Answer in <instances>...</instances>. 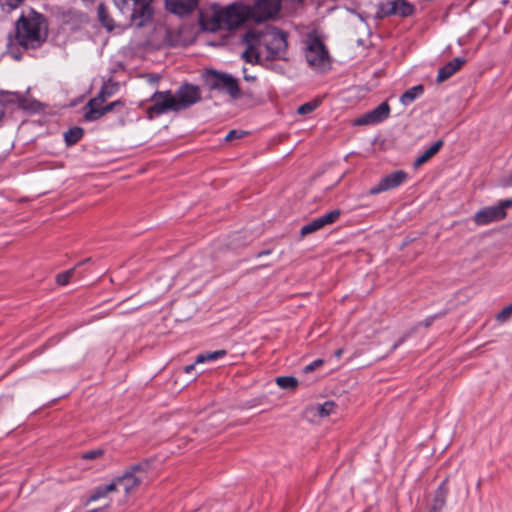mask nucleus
<instances>
[{
	"instance_id": "obj_26",
	"label": "nucleus",
	"mask_w": 512,
	"mask_h": 512,
	"mask_svg": "<svg viewBox=\"0 0 512 512\" xmlns=\"http://www.w3.org/2000/svg\"><path fill=\"white\" fill-rule=\"evenodd\" d=\"M116 491L115 484L113 481L107 485H102L93 490L91 495L89 496L88 502L96 501L101 498H105L108 493Z\"/></svg>"
},
{
	"instance_id": "obj_22",
	"label": "nucleus",
	"mask_w": 512,
	"mask_h": 512,
	"mask_svg": "<svg viewBox=\"0 0 512 512\" xmlns=\"http://www.w3.org/2000/svg\"><path fill=\"white\" fill-rule=\"evenodd\" d=\"M114 94L113 87H109L108 85H103L99 91V93L92 99H90L87 104L84 106V110L87 111L92 108H96L101 106L102 103L106 101L107 98L111 97Z\"/></svg>"
},
{
	"instance_id": "obj_33",
	"label": "nucleus",
	"mask_w": 512,
	"mask_h": 512,
	"mask_svg": "<svg viewBox=\"0 0 512 512\" xmlns=\"http://www.w3.org/2000/svg\"><path fill=\"white\" fill-rule=\"evenodd\" d=\"M337 405L333 401H326L323 404L317 406V413L320 417L329 416Z\"/></svg>"
},
{
	"instance_id": "obj_46",
	"label": "nucleus",
	"mask_w": 512,
	"mask_h": 512,
	"mask_svg": "<svg viewBox=\"0 0 512 512\" xmlns=\"http://www.w3.org/2000/svg\"><path fill=\"white\" fill-rule=\"evenodd\" d=\"M91 260H92V259H91L90 257H89V258H86V259H84L83 261L79 262V263L76 265V267H77V266H80V265H83V264H86V263H89V262H91Z\"/></svg>"
},
{
	"instance_id": "obj_28",
	"label": "nucleus",
	"mask_w": 512,
	"mask_h": 512,
	"mask_svg": "<svg viewBox=\"0 0 512 512\" xmlns=\"http://www.w3.org/2000/svg\"><path fill=\"white\" fill-rule=\"evenodd\" d=\"M227 354L226 350H217L213 352H205L201 353L196 357L195 363H205L208 361L217 360L220 357H223Z\"/></svg>"
},
{
	"instance_id": "obj_50",
	"label": "nucleus",
	"mask_w": 512,
	"mask_h": 512,
	"mask_svg": "<svg viewBox=\"0 0 512 512\" xmlns=\"http://www.w3.org/2000/svg\"><path fill=\"white\" fill-rule=\"evenodd\" d=\"M272 70H278V67H270Z\"/></svg>"
},
{
	"instance_id": "obj_16",
	"label": "nucleus",
	"mask_w": 512,
	"mask_h": 512,
	"mask_svg": "<svg viewBox=\"0 0 512 512\" xmlns=\"http://www.w3.org/2000/svg\"><path fill=\"white\" fill-rule=\"evenodd\" d=\"M0 105L6 107L17 106L23 110H34V103L18 92L0 90Z\"/></svg>"
},
{
	"instance_id": "obj_8",
	"label": "nucleus",
	"mask_w": 512,
	"mask_h": 512,
	"mask_svg": "<svg viewBox=\"0 0 512 512\" xmlns=\"http://www.w3.org/2000/svg\"><path fill=\"white\" fill-rule=\"evenodd\" d=\"M306 60L308 64L317 70H322L329 64L328 51L318 38H314L307 46Z\"/></svg>"
},
{
	"instance_id": "obj_45",
	"label": "nucleus",
	"mask_w": 512,
	"mask_h": 512,
	"mask_svg": "<svg viewBox=\"0 0 512 512\" xmlns=\"http://www.w3.org/2000/svg\"><path fill=\"white\" fill-rule=\"evenodd\" d=\"M343 353V348H339L334 352L335 357L339 358Z\"/></svg>"
},
{
	"instance_id": "obj_32",
	"label": "nucleus",
	"mask_w": 512,
	"mask_h": 512,
	"mask_svg": "<svg viewBox=\"0 0 512 512\" xmlns=\"http://www.w3.org/2000/svg\"><path fill=\"white\" fill-rule=\"evenodd\" d=\"M321 228H323V227H322L319 219L316 218V219L312 220L310 223L302 226V228L300 230V234H301V236H306L308 234L318 231Z\"/></svg>"
},
{
	"instance_id": "obj_18",
	"label": "nucleus",
	"mask_w": 512,
	"mask_h": 512,
	"mask_svg": "<svg viewBox=\"0 0 512 512\" xmlns=\"http://www.w3.org/2000/svg\"><path fill=\"white\" fill-rule=\"evenodd\" d=\"M466 63V59L462 57H455L438 71L437 83H442L453 76L461 67Z\"/></svg>"
},
{
	"instance_id": "obj_12",
	"label": "nucleus",
	"mask_w": 512,
	"mask_h": 512,
	"mask_svg": "<svg viewBox=\"0 0 512 512\" xmlns=\"http://www.w3.org/2000/svg\"><path fill=\"white\" fill-rule=\"evenodd\" d=\"M243 41L247 45L246 50L242 53L241 57L245 60V62L250 64H262L259 51V44L255 37V30H248L244 36Z\"/></svg>"
},
{
	"instance_id": "obj_23",
	"label": "nucleus",
	"mask_w": 512,
	"mask_h": 512,
	"mask_svg": "<svg viewBox=\"0 0 512 512\" xmlns=\"http://www.w3.org/2000/svg\"><path fill=\"white\" fill-rule=\"evenodd\" d=\"M97 17L101 25L108 31H112L115 28V23L110 15L108 7L104 3H100L97 7Z\"/></svg>"
},
{
	"instance_id": "obj_6",
	"label": "nucleus",
	"mask_w": 512,
	"mask_h": 512,
	"mask_svg": "<svg viewBox=\"0 0 512 512\" xmlns=\"http://www.w3.org/2000/svg\"><path fill=\"white\" fill-rule=\"evenodd\" d=\"M153 105L147 108V116L149 119H153L155 116H160L167 111L178 112L174 95L170 90L167 91H156L150 98Z\"/></svg>"
},
{
	"instance_id": "obj_39",
	"label": "nucleus",
	"mask_w": 512,
	"mask_h": 512,
	"mask_svg": "<svg viewBox=\"0 0 512 512\" xmlns=\"http://www.w3.org/2000/svg\"><path fill=\"white\" fill-rule=\"evenodd\" d=\"M23 0H0V5L8 6L11 9L18 7Z\"/></svg>"
},
{
	"instance_id": "obj_17",
	"label": "nucleus",
	"mask_w": 512,
	"mask_h": 512,
	"mask_svg": "<svg viewBox=\"0 0 512 512\" xmlns=\"http://www.w3.org/2000/svg\"><path fill=\"white\" fill-rule=\"evenodd\" d=\"M506 217V211L502 210V207L490 206L479 210L474 215V222L477 225H487L492 222L502 220Z\"/></svg>"
},
{
	"instance_id": "obj_14",
	"label": "nucleus",
	"mask_w": 512,
	"mask_h": 512,
	"mask_svg": "<svg viewBox=\"0 0 512 512\" xmlns=\"http://www.w3.org/2000/svg\"><path fill=\"white\" fill-rule=\"evenodd\" d=\"M221 23L223 30H232L242 24L245 15L235 5H229L225 8L220 7Z\"/></svg>"
},
{
	"instance_id": "obj_15",
	"label": "nucleus",
	"mask_w": 512,
	"mask_h": 512,
	"mask_svg": "<svg viewBox=\"0 0 512 512\" xmlns=\"http://www.w3.org/2000/svg\"><path fill=\"white\" fill-rule=\"evenodd\" d=\"M407 179V173L402 170L394 171L383 177L379 183L373 186L369 193L376 195L378 193L393 189L401 185Z\"/></svg>"
},
{
	"instance_id": "obj_2",
	"label": "nucleus",
	"mask_w": 512,
	"mask_h": 512,
	"mask_svg": "<svg viewBox=\"0 0 512 512\" xmlns=\"http://www.w3.org/2000/svg\"><path fill=\"white\" fill-rule=\"evenodd\" d=\"M255 30V37L260 47H264L267 55L265 60L272 61L276 59L287 60V36L281 30L275 27H265Z\"/></svg>"
},
{
	"instance_id": "obj_4",
	"label": "nucleus",
	"mask_w": 512,
	"mask_h": 512,
	"mask_svg": "<svg viewBox=\"0 0 512 512\" xmlns=\"http://www.w3.org/2000/svg\"><path fill=\"white\" fill-rule=\"evenodd\" d=\"M149 466L150 463L146 460L138 464L131 465L122 476L116 477L113 480L116 490L121 487L126 494L132 492L144 480L150 468Z\"/></svg>"
},
{
	"instance_id": "obj_31",
	"label": "nucleus",
	"mask_w": 512,
	"mask_h": 512,
	"mask_svg": "<svg viewBox=\"0 0 512 512\" xmlns=\"http://www.w3.org/2000/svg\"><path fill=\"white\" fill-rule=\"evenodd\" d=\"M341 215V211L339 209L332 210L325 215L319 217V221L322 225V227L332 224L338 220V218Z\"/></svg>"
},
{
	"instance_id": "obj_10",
	"label": "nucleus",
	"mask_w": 512,
	"mask_h": 512,
	"mask_svg": "<svg viewBox=\"0 0 512 512\" xmlns=\"http://www.w3.org/2000/svg\"><path fill=\"white\" fill-rule=\"evenodd\" d=\"M174 97L180 111L198 103L201 100V91L198 86L186 83L179 87Z\"/></svg>"
},
{
	"instance_id": "obj_37",
	"label": "nucleus",
	"mask_w": 512,
	"mask_h": 512,
	"mask_svg": "<svg viewBox=\"0 0 512 512\" xmlns=\"http://www.w3.org/2000/svg\"><path fill=\"white\" fill-rule=\"evenodd\" d=\"M247 134V132L242 130H231L225 137V140L227 142H231L235 139H240L244 137Z\"/></svg>"
},
{
	"instance_id": "obj_20",
	"label": "nucleus",
	"mask_w": 512,
	"mask_h": 512,
	"mask_svg": "<svg viewBox=\"0 0 512 512\" xmlns=\"http://www.w3.org/2000/svg\"><path fill=\"white\" fill-rule=\"evenodd\" d=\"M124 104H125L124 101L116 100L114 102H111V103L103 106V107L98 106L96 108L89 109V110L85 111L84 119L86 121H90V122L96 121L99 118H101L102 116H104L105 114L112 112L117 107H123Z\"/></svg>"
},
{
	"instance_id": "obj_47",
	"label": "nucleus",
	"mask_w": 512,
	"mask_h": 512,
	"mask_svg": "<svg viewBox=\"0 0 512 512\" xmlns=\"http://www.w3.org/2000/svg\"><path fill=\"white\" fill-rule=\"evenodd\" d=\"M431 324V319L425 320V326L428 327Z\"/></svg>"
},
{
	"instance_id": "obj_30",
	"label": "nucleus",
	"mask_w": 512,
	"mask_h": 512,
	"mask_svg": "<svg viewBox=\"0 0 512 512\" xmlns=\"http://www.w3.org/2000/svg\"><path fill=\"white\" fill-rule=\"evenodd\" d=\"M321 104L320 99H313L312 101L306 102L300 105L297 109V113L300 115H306L313 112Z\"/></svg>"
},
{
	"instance_id": "obj_24",
	"label": "nucleus",
	"mask_w": 512,
	"mask_h": 512,
	"mask_svg": "<svg viewBox=\"0 0 512 512\" xmlns=\"http://www.w3.org/2000/svg\"><path fill=\"white\" fill-rule=\"evenodd\" d=\"M443 140L436 141L431 147H429L423 154H421L414 162V167H420L428 160H430L434 155H436L439 150L443 147Z\"/></svg>"
},
{
	"instance_id": "obj_3",
	"label": "nucleus",
	"mask_w": 512,
	"mask_h": 512,
	"mask_svg": "<svg viewBox=\"0 0 512 512\" xmlns=\"http://www.w3.org/2000/svg\"><path fill=\"white\" fill-rule=\"evenodd\" d=\"M113 2L121 12L131 9V24L136 28H142L152 21L151 0H113Z\"/></svg>"
},
{
	"instance_id": "obj_27",
	"label": "nucleus",
	"mask_w": 512,
	"mask_h": 512,
	"mask_svg": "<svg viewBox=\"0 0 512 512\" xmlns=\"http://www.w3.org/2000/svg\"><path fill=\"white\" fill-rule=\"evenodd\" d=\"M84 135V130L81 127L70 128L64 134L65 142L68 146L76 144Z\"/></svg>"
},
{
	"instance_id": "obj_35",
	"label": "nucleus",
	"mask_w": 512,
	"mask_h": 512,
	"mask_svg": "<svg viewBox=\"0 0 512 512\" xmlns=\"http://www.w3.org/2000/svg\"><path fill=\"white\" fill-rule=\"evenodd\" d=\"M512 315V304L502 309L496 316V319L500 322L507 321Z\"/></svg>"
},
{
	"instance_id": "obj_48",
	"label": "nucleus",
	"mask_w": 512,
	"mask_h": 512,
	"mask_svg": "<svg viewBox=\"0 0 512 512\" xmlns=\"http://www.w3.org/2000/svg\"><path fill=\"white\" fill-rule=\"evenodd\" d=\"M404 341V339H401L398 343L394 344L393 348L395 349L399 344H401Z\"/></svg>"
},
{
	"instance_id": "obj_41",
	"label": "nucleus",
	"mask_w": 512,
	"mask_h": 512,
	"mask_svg": "<svg viewBox=\"0 0 512 512\" xmlns=\"http://www.w3.org/2000/svg\"><path fill=\"white\" fill-rule=\"evenodd\" d=\"M496 206L502 207V210L505 211L506 208L512 207V199L503 200Z\"/></svg>"
},
{
	"instance_id": "obj_9",
	"label": "nucleus",
	"mask_w": 512,
	"mask_h": 512,
	"mask_svg": "<svg viewBox=\"0 0 512 512\" xmlns=\"http://www.w3.org/2000/svg\"><path fill=\"white\" fill-rule=\"evenodd\" d=\"M415 7L406 0H383L379 4L378 15L382 17L397 15L408 17L413 15Z\"/></svg>"
},
{
	"instance_id": "obj_7",
	"label": "nucleus",
	"mask_w": 512,
	"mask_h": 512,
	"mask_svg": "<svg viewBox=\"0 0 512 512\" xmlns=\"http://www.w3.org/2000/svg\"><path fill=\"white\" fill-rule=\"evenodd\" d=\"M280 0H257L247 10V16L256 22L274 18L280 11Z\"/></svg>"
},
{
	"instance_id": "obj_21",
	"label": "nucleus",
	"mask_w": 512,
	"mask_h": 512,
	"mask_svg": "<svg viewBox=\"0 0 512 512\" xmlns=\"http://www.w3.org/2000/svg\"><path fill=\"white\" fill-rule=\"evenodd\" d=\"M448 479H444L435 491L433 503L431 506V512H440L446 503V497L448 494Z\"/></svg>"
},
{
	"instance_id": "obj_25",
	"label": "nucleus",
	"mask_w": 512,
	"mask_h": 512,
	"mask_svg": "<svg viewBox=\"0 0 512 512\" xmlns=\"http://www.w3.org/2000/svg\"><path fill=\"white\" fill-rule=\"evenodd\" d=\"M424 92L423 85H416L408 90H406L400 97V102L403 105H408L412 103L417 97L422 95Z\"/></svg>"
},
{
	"instance_id": "obj_44",
	"label": "nucleus",
	"mask_w": 512,
	"mask_h": 512,
	"mask_svg": "<svg viewBox=\"0 0 512 512\" xmlns=\"http://www.w3.org/2000/svg\"><path fill=\"white\" fill-rule=\"evenodd\" d=\"M271 253L270 250H264L257 254V257H262L263 255H269Z\"/></svg>"
},
{
	"instance_id": "obj_36",
	"label": "nucleus",
	"mask_w": 512,
	"mask_h": 512,
	"mask_svg": "<svg viewBox=\"0 0 512 512\" xmlns=\"http://www.w3.org/2000/svg\"><path fill=\"white\" fill-rule=\"evenodd\" d=\"M103 454H104L103 449L90 450V451H87L82 454V459L94 460V459L100 458L101 456H103Z\"/></svg>"
},
{
	"instance_id": "obj_13",
	"label": "nucleus",
	"mask_w": 512,
	"mask_h": 512,
	"mask_svg": "<svg viewBox=\"0 0 512 512\" xmlns=\"http://www.w3.org/2000/svg\"><path fill=\"white\" fill-rule=\"evenodd\" d=\"M390 115V106L384 101L354 121V125H372L386 120Z\"/></svg>"
},
{
	"instance_id": "obj_19",
	"label": "nucleus",
	"mask_w": 512,
	"mask_h": 512,
	"mask_svg": "<svg viewBox=\"0 0 512 512\" xmlns=\"http://www.w3.org/2000/svg\"><path fill=\"white\" fill-rule=\"evenodd\" d=\"M197 0H166L167 9L176 15H187L197 6Z\"/></svg>"
},
{
	"instance_id": "obj_42",
	"label": "nucleus",
	"mask_w": 512,
	"mask_h": 512,
	"mask_svg": "<svg viewBox=\"0 0 512 512\" xmlns=\"http://www.w3.org/2000/svg\"><path fill=\"white\" fill-rule=\"evenodd\" d=\"M196 364L197 363H193V364L185 366V368H184L185 373H191L195 369Z\"/></svg>"
},
{
	"instance_id": "obj_34",
	"label": "nucleus",
	"mask_w": 512,
	"mask_h": 512,
	"mask_svg": "<svg viewBox=\"0 0 512 512\" xmlns=\"http://www.w3.org/2000/svg\"><path fill=\"white\" fill-rule=\"evenodd\" d=\"M75 269H76V267H74L73 269H69V270H67L65 272H62V273L58 274L56 276V282L59 285H66L70 281V278L72 277Z\"/></svg>"
},
{
	"instance_id": "obj_43",
	"label": "nucleus",
	"mask_w": 512,
	"mask_h": 512,
	"mask_svg": "<svg viewBox=\"0 0 512 512\" xmlns=\"http://www.w3.org/2000/svg\"><path fill=\"white\" fill-rule=\"evenodd\" d=\"M109 506V503H105L102 507H99V508H96V509H92V510H89L88 512H100L102 511L104 508L108 507Z\"/></svg>"
},
{
	"instance_id": "obj_5",
	"label": "nucleus",
	"mask_w": 512,
	"mask_h": 512,
	"mask_svg": "<svg viewBox=\"0 0 512 512\" xmlns=\"http://www.w3.org/2000/svg\"><path fill=\"white\" fill-rule=\"evenodd\" d=\"M205 82L209 89L226 91L233 99L241 96L237 79L227 73L208 70L205 74Z\"/></svg>"
},
{
	"instance_id": "obj_1",
	"label": "nucleus",
	"mask_w": 512,
	"mask_h": 512,
	"mask_svg": "<svg viewBox=\"0 0 512 512\" xmlns=\"http://www.w3.org/2000/svg\"><path fill=\"white\" fill-rule=\"evenodd\" d=\"M48 37V22L46 17L32 8L23 10L15 22L14 35L9 39V49L12 56L19 60L21 54L16 50H36Z\"/></svg>"
},
{
	"instance_id": "obj_29",
	"label": "nucleus",
	"mask_w": 512,
	"mask_h": 512,
	"mask_svg": "<svg viewBox=\"0 0 512 512\" xmlns=\"http://www.w3.org/2000/svg\"><path fill=\"white\" fill-rule=\"evenodd\" d=\"M276 384L282 389H295L298 386L297 378L293 376H280L276 378Z\"/></svg>"
},
{
	"instance_id": "obj_40",
	"label": "nucleus",
	"mask_w": 512,
	"mask_h": 512,
	"mask_svg": "<svg viewBox=\"0 0 512 512\" xmlns=\"http://www.w3.org/2000/svg\"><path fill=\"white\" fill-rule=\"evenodd\" d=\"M243 77H244V80L247 82H254L256 80V76L249 74L247 72V68H243Z\"/></svg>"
},
{
	"instance_id": "obj_38",
	"label": "nucleus",
	"mask_w": 512,
	"mask_h": 512,
	"mask_svg": "<svg viewBox=\"0 0 512 512\" xmlns=\"http://www.w3.org/2000/svg\"><path fill=\"white\" fill-rule=\"evenodd\" d=\"M324 361L322 359H317L313 361L312 363L306 365L303 369L304 373H309L314 371L315 369L321 367L323 365Z\"/></svg>"
},
{
	"instance_id": "obj_49",
	"label": "nucleus",
	"mask_w": 512,
	"mask_h": 512,
	"mask_svg": "<svg viewBox=\"0 0 512 512\" xmlns=\"http://www.w3.org/2000/svg\"><path fill=\"white\" fill-rule=\"evenodd\" d=\"M272 70H278V67H270Z\"/></svg>"
},
{
	"instance_id": "obj_11",
	"label": "nucleus",
	"mask_w": 512,
	"mask_h": 512,
	"mask_svg": "<svg viewBox=\"0 0 512 512\" xmlns=\"http://www.w3.org/2000/svg\"><path fill=\"white\" fill-rule=\"evenodd\" d=\"M199 23L203 30L216 32L222 29L220 7L211 5L208 8L201 9L199 12Z\"/></svg>"
}]
</instances>
